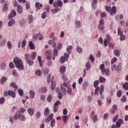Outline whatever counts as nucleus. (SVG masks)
Returning <instances> with one entry per match:
<instances>
[{"label": "nucleus", "mask_w": 128, "mask_h": 128, "mask_svg": "<svg viewBox=\"0 0 128 128\" xmlns=\"http://www.w3.org/2000/svg\"><path fill=\"white\" fill-rule=\"evenodd\" d=\"M15 66L20 70H24V66L22 62V60H20L18 57H16L13 60Z\"/></svg>", "instance_id": "nucleus-1"}, {"label": "nucleus", "mask_w": 128, "mask_h": 128, "mask_svg": "<svg viewBox=\"0 0 128 128\" xmlns=\"http://www.w3.org/2000/svg\"><path fill=\"white\" fill-rule=\"evenodd\" d=\"M24 58L29 66H32V55L26 54H24Z\"/></svg>", "instance_id": "nucleus-2"}, {"label": "nucleus", "mask_w": 128, "mask_h": 128, "mask_svg": "<svg viewBox=\"0 0 128 128\" xmlns=\"http://www.w3.org/2000/svg\"><path fill=\"white\" fill-rule=\"evenodd\" d=\"M42 38H44V36L40 34H35L33 36V38L36 42H38V38L39 40H42Z\"/></svg>", "instance_id": "nucleus-3"}, {"label": "nucleus", "mask_w": 128, "mask_h": 128, "mask_svg": "<svg viewBox=\"0 0 128 128\" xmlns=\"http://www.w3.org/2000/svg\"><path fill=\"white\" fill-rule=\"evenodd\" d=\"M53 6L54 8H58V6H62V0H58L56 2H54L53 4Z\"/></svg>", "instance_id": "nucleus-4"}, {"label": "nucleus", "mask_w": 128, "mask_h": 128, "mask_svg": "<svg viewBox=\"0 0 128 128\" xmlns=\"http://www.w3.org/2000/svg\"><path fill=\"white\" fill-rule=\"evenodd\" d=\"M102 74H106V76H110V70L109 68H106L104 70H102L101 72Z\"/></svg>", "instance_id": "nucleus-5"}, {"label": "nucleus", "mask_w": 128, "mask_h": 128, "mask_svg": "<svg viewBox=\"0 0 128 128\" xmlns=\"http://www.w3.org/2000/svg\"><path fill=\"white\" fill-rule=\"evenodd\" d=\"M116 12V8L115 6H114L112 10H110V16H114Z\"/></svg>", "instance_id": "nucleus-6"}, {"label": "nucleus", "mask_w": 128, "mask_h": 128, "mask_svg": "<svg viewBox=\"0 0 128 128\" xmlns=\"http://www.w3.org/2000/svg\"><path fill=\"white\" fill-rule=\"evenodd\" d=\"M20 116H22V114L20 112H17L16 114L14 116V119L15 120H18L20 118Z\"/></svg>", "instance_id": "nucleus-7"}, {"label": "nucleus", "mask_w": 128, "mask_h": 128, "mask_svg": "<svg viewBox=\"0 0 128 128\" xmlns=\"http://www.w3.org/2000/svg\"><path fill=\"white\" fill-rule=\"evenodd\" d=\"M114 54L116 56H120V50L118 49H116L114 50Z\"/></svg>", "instance_id": "nucleus-8"}, {"label": "nucleus", "mask_w": 128, "mask_h": 128, "mask_svg": "<svg viewBox=\"0 0 128 128\" xmlns=\"http://www.w3.org/2000/svg\"><path fill=\"white\" fill-rule=\"evenodd\" d=\"M8 80V78L6 76H2L0 79V84L2 86H4V82Z\"/></svg>", "instance_id": "nucleus-9"}, {"label": "nucleus", "mask_w": 128, "mask_h": 128, "mask_svg": "<svg viewBox=\"0 0 128 128\" xmlns=\"http://www.w3.org/2000/svg\"><path fill=\"white\" fill-rule=\"evenodd\" d=\"M124 124V121L122 119H118V122H116V126L118 128H120V124Z\"/></svg>", "instance_id": "nucleus-10"}, {"label": "nucleus", "mask_w": 128, "mask_h": 128, "mask_svg": "<svg viewBox=\"0 0 128 128\" xmlns=\"http://www.w3.org/2000/svg\"><path fill=\"white\" fill-rule=\"evenodd\" d=\"M52 118H54V114L52 113L49 116H48V118H47V120L46 119L45 120V122H50V120H52Z\"/></svg>", "instance_id": "nucleus-11"}, {"label": "nucleus", "mask_w": 128, "mask_h": 128, "mask_svg": "<svg viewBox=\"0 0 128 128\" xmlns=\"http://www.w3.org/2000/svg\"><path fill=\"white\" fill-rule=\"evenodd\" d=\"M8 92V96H12L13 98H16V93L14 92V91L12 90H9Z\"/></svg>", "instance_id": "nucleus-12"}, {"label": "nucleus", "mask_w": 128, "mask_h": 128, "mask_svg": "<svg viewBox=\"0 0 128 128\" xmlns=\"http://www.w3.org/2000/svg\"><path fill=\"white\" fill-rule=\"evenodd\" d=\"M66 66H61L60 68V74H64V72H66Z\"/></svg>", "instance_id": "nucleus-13"}, {"label": "nucleus", "mask_w": 128, "mask_h": 128, "mask_svg": "<svg viewBox=\"0 0 128 128\" xmlns=\"http://www.w3.org/2000/svg\"><path fill=\"white\" fill-rule=\"evenodd\" d=\"M91 66H92V64H90V62H88L86 64V70H90Z\"/></svg>", "instance_id": "nucleus-14"}, {"label": "nucleus", "mask_w": 128, "mask_h": 128, "mask_svg": "<svg viewBox=\"0 0 128 128\" xmlns=\"http://www.w3.org/2000/svg\"><path fill=\"white\" fill-rule=\"evenodd\" d=\"M36 10H40V8H42V4H40L38 2H36L35 4Z\"/></svg>", "instance_id": "nucleus-15"}, {"label": "nucleus", "mask_w": 128, "mask_h": 128, "mask_svg": "<svg viewBox=\"0 0 128 128\" xmlns=\"http://www.w3.org/2000/svg\"><path fill=\"white\" fill-rule=\"evenodd\" d=\"M50 72V70L48 69V68H42V72L44 76H46V74H48Z\"/></svg>", "instance_id": "nucleus-16"}, {"label": "nucleus", "mask_w": 128, "mask_h": 128, "mask_svg": "<svg viewBox=\"0 0 128 128\" xmlns=\"http://www.w3.org/2000/svg\"><path fill=\"white\" fill-rule=\"evenodd\" d=\"M56 83L55 82H54V80H52L51 82L50 88L52 90H54V88H56Z\"/></svg>", "instance_id": "nucleus-17"}, {"label": "nucleus", "mask_w": 128, "mask_h": 128, "mask_svg": "<svg viewBox=\"0 0 128 128\" xmlns=\"http://www.w3.org/2000/svg\"><path fill=\"white\" fill-rule=\"evenodd\" d=\"M17 12L19 14H22V8L20 5H18L17 7Z\"/></svg>", "instance_id": "nucleus-18"}, {"label": "nucleus", "mask_w": 128, "mask_h": 128, "mask_svg": "<svg viewBox=\"0 0 128 128\" xmlns=\"http://www.w3.org/2000/svg\"><path fill=\"white\" fill-rule=\"evenodd\" d=\"M52 95L50 94L48 96L47 101L49 102H52Z\"/></svg>", "instance_id": "nucleus-19"}, {"label": "nucleus", "mask_w": 128, "mask_h": 128, "mask_svg": "<svg viewBox=\"0 0 128 128\" xmlns=\"http://www.w3.org/2000/svg\"><path fill=\"white\" fill-rule=\"evenodd\" d=\"M99 80H100V84H102L104 82H106V78H104L102 76H100Z\"/></svg>", "instance_id": "nucleus-20"}, {"label": "nucleus", "mask_w": 128, "mask_h": 128, "mask_svg": "<svg viewBox=\"0 0 128 128\" xmlns=\"http://www.w3.org/2000/svg\"><path fill=\"white\" fill-rule=\"evenodd\" d=\"M40 100L42 102H44V100H46V94H40Z\"/></svg>", "instance_id": "nucleus-21"}, {"label": "nucleus", "mask_w": 128, "mask_h": 128, "mask_svg": "<svg viewBox=\"0 0 128 128\" xmlns=\"http://www.w3.org/2000/svg\"><path fill=\"white\" fill-rule=\"evenodd\" d=\"M100 88V96H102V92H104V85H102Z\"/></svg>", "instance_id": "nucleus-22"}, {"label": "nucleus", "mask_w": 128, "mask_h": 128, "mask_svg": "<svg viewBox=\"0 0 128 128\" xmlns=\"http://www.w3.org/2000/svg\"><path fill=\"white\" fill-rule=\"evenodd\" d=\"M15 22H16V21H14V20H10L8 23V26H12L14 24Z\"/></svg>", "instance_id": "nucleus-23"}, {"label": "nucleus", "mask_w": 128, "mask_h": 128, "mask_svg": "<svg viewBox=\"0 0 128 128\" xmlns=\"http://www.w3.org/2000/svg\"><path fill=\"white\" fill-rule=\"evenodd\" d=\"M42 71L40 70H38L35 72V74L38 76H42Z\"/></svg>", "instance_id": "nucleus-24"}, {"label": "nucleus", "mask_w": 128, "mask_h": 128, "mask_svg": "<svg viewBox=\"0 0 128 128\" xmlns=\"http://www.w3.org/2000/svg\"><path fill=\"white\" fill-rule=\"evenodd\" d=\"M76 51L79 53V54H82V48H80V46H78L76 48Z\"/></svg>", "instance_id": "nucleus-25"}, {"label": "nucleus", "mask_w": 128, "mask_h": 128, "mask_svg": "<svg viewBox=\"0 0 128 128\" xmlns=\"http://www.w3.org/2000/svg\"><path fill=\"white\" fill-rule=\"evenodd\" d=\"M58 50L56 48H54L53 50V56H58Z\"/></svg>", "instance_id": "nucleus-26"}, {"label": "nucleus", "mask_w": 128, "mask_h": 128, "mask_svg": "<svg viewBox=\"0 0 128 128\" xmlns=\"http://www.w3.org/2000/svg\"><path fill=\"white\" fill-rule=\"evenodd\" d=\"M38 60L39 62L40 66L41 68H42V56H38Z\"/></svg>", "instance_id": "nucleus-27"}, {"label": "nucleus", "mask_w": 128, "mask_h": 128, "mask_svg": "<svg viewBox=\"0 0 128 128\" xmlns=\"http://www.w3.org/2000/svg\"><path fill=\"white\" fill-rule=\"evenodd\" d=\"M40 90L41 91V92H42V94H46V92H48V90L46 89V88L43 87L41 88H40Z\"/></svg>", "instance_id": "nucleus-28"}, {"label": "nucleus", "mask_w": 128, "mask_h": 128, "mask_svg": "<svg viewBox=\"0 0 128 128\" xmlns=\"http://www.w3.org/2000/svg\"><path fill=\"white\" fill-rule=\"evenodd\" d=\"M96 4H98V1H96V0H94L92 3V7L93 8H96Z\"/></svg>", "instance_id": "nucleus-29"}, {"label": "nucleus", "mask_w": 128, "mask_h": 128, "mask_svg": "<svg viewBox=\"0 0 128 128\" xmlns=\"http://www.w3.org/2000/svg\"><path fill=\"white\" fill-rule=\"evenodd\" d=\"M49 112L48 108H46L44 110V116H48V114H50V112Z\"/></svg>", "instance_id": "nucleus-30"}, {"label": "nucleus", "mask_w": 128, "mask_h": 128, "mask_svg": "<svg viewBox=\"0 0 128 128\" xmlns=\"http://www.w3.org/2000/svg\"><path fill=\"white\" fill-rule=\"evenodd\" d=\"M60 88L63 94H66V88H64V86H60Z\"/></svg>", "instance_id": "nucleus-31"}, {"label": "nucleus", "mask_w": 128, "mask_h": 128, "mask_svg": "<svg viewBox=\"0 0 128 128\" xmlns=\"http://www.w3.org/2000/svg\"><path fill=\"white\" fill-rule=\"evenodd\" d=\"M122 88H124L125 90H128V82H126L125 84H124L122 86Z\"/></svg>", "instance_id": "nucleus-32"}, {"label": "nucleus", "mask_w": 128, "mask_h": 128, "mask_svg": "<svg viewBox=\"0 0 128 128\" xmlns=\"http://www.w3.org/2000/svg\"><path fill=\"white\" fill-rule=\"evenodd\" d=\"M16 16V12L14 11V10H12L10 14V16Z\"/></svg>", "instance_id": "nucleus-33"}, {"label": "nucleus", "mask_w": 128, "mask_h": 128, "mask_svg": "<svg viewBox=\"0 0 128 128\" xmlns=\"http://www.w3.org/2000/svg\"><path fill=\"white\" fill-rule=\"evenodd\" d=\"M104 25H102L100 24H98V30H104Z\"/></svg>", "instance_id": "nucleus-34"}, {"label": "nucleus", "mask_w": 128, "mask_h": 128, "mask_svg": "<svg viewBox=\"0 0 128 128\" xmlns=\"http://www.w3.org/2000/svg\"><path fill=\"white\" fill-rule=\"evenodd\" d=\"M65 62H66V57L63 56H61L60 58V62H61V64H64Z\"/></svg>", "instance_id": "nucleus-35"}, {"label": "nucleus", "mask_w": 128, "mask_h": 128, "mask_svg": "<svg viewBox=\"0 0 128 128\" xmlns=\"http://www.w3.org/2000/svg\"><path fill=\"white\" fill-rule=\"evenodd\" d=\"M10 86H12V88H14L16 90L18 88V86H16V84L14 82H12L10 84Z\"/></svg>", "instance_id": "nucleus-36"}, {"label": "nucleus", "mask_w": 128, "mask_h": 128, "mask_svg": "<svg viewBox=\"0 0 128 128\" xmlns=\"http://www.w3.org/2000/svg\"><path fill=\"white\" fill-rule=\"evenodd\" d=\"M76 26L77 28H80V22L76 20Z\"/></svg>", "instance_id": "nucleus-37"}, {"label": "nucleus", "mask_w": 128, "mask_h": 128, "mask_svg": "<svg viewBox=\"0 0 128 128\" xmlns=\"http://www.w3.org/2000/svg\"><path fill=\"white\" fill-rule=\"evenodd\" d=\"M100 84V81L98 80H96L95 82H94V88H98V84Z\"/></svg>", "instance_id": "nucleus-38"}, {"label": "nucleus", "mask_w": 128, "mask_h": 128, "mask_svg": "<svg viewBox=\"0 0 128 128\" xmlns=\"http://www.w3.org/2000/svg\"><path fill=\"white\" fill-rule=\"evenodd\" d=\"M26 40H23L22 44V48H24L26 46Z\"/></svg>", "instance_id": "nucleus-39"}, {"label": "nucleus", "mask_w": 128, "mask_h": 128, "mask_svg": "<svg viewBox=\"0 0 128 128\" xmlns=\"http://www.w3.org/2000/svg\"><path fill=\"white\" fill-rule=\"evenodd\" d=\"M4 102H6V99H4V97H2L0 98V104H4Z\"/></svg>", "instance_id": "nucleus-40"}, {"label": "nucleus", "mask_w": 128, "mask_h": 128, "mask_svg": "<svg viewBox=\"0 0 128 128\" xmlns=\"http://www.w3.org/2000/svg\"><path fill=\"white\" fill-rule=\"evenodd\" d=\"M40 116H42V114H40V112H36V120H38V118H40Z\"/></svg>", "instance_id": "nucleus-41"}, {"label": "nucleus", "mask_w": 128, "mask_h": 128, "mask_svg": "<svg viewBox=\"0 0 128 128\" xmlns=\"http://www.w3.org/2000/svg\"><path fill=\"white\" fill-rule=\"evenodd\" d=\"M101 56H102V52H100V50L98 51L96 54V57L98 58H100Z\"/></svg>", "instance_id": "nucleus-42"}, {"label": "nucleus", "mask_w": 128, "mask_h": 128, "mask_svg": "<svg viewBox=\"0 0 128 128\" xmlns=\"http://www.w3.org/2000/svg\"><path fill=\"white\" fill-rule=\"evenodd\" d=\"M56 124V120L54 119H52L50 122V126L52 128H54V124Z\"/></svg>", "instance_id": "nucleus-43"}, {"label": "nucleus", "mask_w": 128, "mask_h": 128, "mask_svg": "<svg viewBox=\"0 0 128 128\" xmlns=\"http://www.w3.org/2000/svg\"><path fill=\"white\" fill-rule=\"evenodd\" d=\"M108 46L109 48H111L112 50H114V44L112 42H109Z\"/></svg>", "instance_id": "nucleus-44"}, {"label": "nucleus", "mask_w": 128, "mask_h": 128, "mask_svg": "<svg viewBox=\"0 0 128 128\" xmlns=\"http://www.w3.org/2000/svg\"><path fill=\"white\" fill-rule=\"evenodd\" d=\"M62 96H64V95L60 91V92L58 94V98H59V100H62Z\"/></svg>", "instance_id": "nucleus-45"}, {"label": "nucleus", "mask_w": 128, "mask_h": 128, "mask_svg": "<svg viewBox=\"0 0 128 128\" xmlns=\"http://www.w3.org/2000/svg\"><path fill=\"white\" fill-rule=\"evenodd\" d=\"M52 12L54 14H56V12H60V9L59 8H56L52 10Z\"/></svg>", "instance_id": "nucleus-46"}, {"label": "nucleus", "mask_w": 128, "mask_h": 128, "mask_svg": "<svg viewBox=\"0 0 128 128\" xmlns=\"http://www.w3.org/2000/svg\"><path fill=\"white\" fill-rule=\"evenodd\" d=\"M18 92L21 96H24V90L22 89H20L18 91Z\"/></svg>", "instance_id": "nucleus-47"}, {"label": "nucleus", "mask_w": 128, "mask_h": 128, "mask_svg": "<svg viewBox=\"0 0 128 128\" xmlns=\"http://www.w3.org/2000/svg\"><path fill=\"white\" fill-rule=\"evenodd\" d=\"M121 100L122 102H126V95L124 96L121 99Z\"/></svg>", "instance_id": "nucleus-48"}, {"label": "nucleus", "mask_w": 128, "mask_h": 128, "mask_svg": "<svg viewBox=\"0 0 128 128\" xmlns=\"http://www.w3.org/2000/svg\"><path fill=\"white\" fill-rule=\"evenodd\" d=\"M7 46L8 48H12V42H10V41L8 42Z\"/></svg>", "instance_id": "nucleus-49"}, {"label": "nucleus", "mask_w": 128, "mask_h": 128, "mask_svg": "<svg viewBox=\"0 0 128 128\" xmlns=\"http://www.w3.org/2000/svg\"><path fill=\"white\" fill-rule=\"evenodd\" d=\"M26 112V109H24V108H20V111H18L17 112H20V114L22 112V114H24Z\"/></svg>", "instance_id": "nucleus-50"}, {"label": "nucleus", "mask_w": 128, "mask_h": 128, "mask_svg": "<svg viewBox=\"0 0 128 128\" xmlns=\"http://www.w3.org/2000/svg\"><path fill=\"white\" fill-rule=\"evenodd\" d=\"M90 60L92 62H94V60H95L94 57V56H92V54H90Z\"/></svg>", "instance_id": "nucleus-51"}, {"label": "nucleus", "mask_w": 128, "mask_h": 128, "mask_svg": "<svg viewBox=\"0 0 128 128\" xmlns=\"http://www.w3.org/2000/svg\"><path fill=\"white\" fill-rule=\"evenodd\" d=\"M105 10L108 12H110V10H112V8L110 6L108 7V6H105Z\"/></svg>", "instance_id": "nucleus-52"}, {"label": "nucleus", "mask_w": 128, "mask_h": 128, "mask_svg": "<svg viewBox=\"0 0 128 128\" xmlns=\"http://www.w3.org/2000/svg\"><path fill=\"white\" fill-rule=\"evenodd\" d=\"M8 10V6H4L2 8V10L4 12H6V11Z\"/></svg>", "instance_id": "nucleus-53"}, {"label": "nucleus", "mask_w": 128, "mask_h": 128, "mask_svg": "<svg viewBox=\"0 0 128 128\" xmlns=\"http://www.w3.org/2000/svg\"><path fill=\"white\" fill-rule=\"evenodd\" d=\"M62 120L64 124H66V120H68V116H62Z\"/></svg>", "instance_id": "nucleus-54"}, {"label": "nucleus", "mask_w": 128, "mask_h": 128, "mask_svg": "<svg viewBox=\"0 0 128 128\" xmlns=\"http://www.w3.org/2000/svg\"><path fill=\"white\" fill-rule=\"evenodd\" d=\"M9 67L10 68H14V65L12 62H10Z\"/></svg>", "instance_id": "nucleus-55"}, {"label": "nucleus", "mask_w": 128, "mask_h": 128, "mask_svg": "<svg viewBox=\"0 0 128 128\" xmlns=\"http://www.w3.org/2000/svg\"><path fill=\"white\" fill-rule=\"evenodd\" d=\"M120 40H126V35L122 34V35H120Z\"/></svg>", "instance_id": "nucleus-56"}, {"label": "nucleus", "mask_w": 128, "mask_h": 128, "mask_svg": "<svg viewBox=\"0 0 128 128\" xmlns=\"http://www.w3.org/2000/svg\"><path fill=\"white\" fill-rule=\"evenodd\" d=\"M100 91V87H96V89H95V94L96 96V94H98V92Z\"/></svg>", "instance_id": "nucleus-57"}, {"label": "nucleus", "mask_w": 128, "mask_h": 128, "mask_svg": "<svg viewBox=\"0 0 128 128\" xmlns=\"http://www.w3.org/2000/svg\"><path fill=\"white\" fill-rule=\"evenodd\" d=\"M20 118L22 122H24V120H26V116H24V114H21Z\"/></svg>", "instance_id": "nucleus-58"}, {"label": "nucleus", "mask_w": 128, "mask_h": 128, "mask_svg": "<svg viewBox=\"0 0 128 128\" xmlns=\"http://www.w3.org/2000/svg\"><path fill=\"white\" fill-rule=\"evenodd\" d=\"M122 30L120 28H118V36H122L123 34V32L122 30Z\"/></svg>", "instance_id": "nucleus-59"}, {"label": "nucleus", "mask_w": 128, "mask_h": 128, "mask_svg": "<svg viewBox=\"0 0 128 128\" xmlns=\"http://www.w3.org/2000/svg\"><path fill=\"white\" fill-rule=\"evenodd\" d=\"M28 112L30 116H32V109L30 108L28 110Z\"/></svg>", "instance_id": "nucleus-60"}, {"label": "nucleus", "mask_w": 128, "mask_h": 128, "mask_svg": "<svg viewBox=\"0 0 128 128\" xmlns=\"http://www.w3.org/2000/svg\"><path fill=\"white\" fill-rule=\"evenodd\" d=\"M98 120V116L96 114L94 117H93V122H96V121Z\"/></svg>", "instance_id": "nucleus-61"}, {"label": "nucleus", "mask_w": 128, "mask_h": 128, "mask_svg": "<svg viewBox=\"0 0 128 128\" xmlns=\"http://www.w3.org/2000/svg\"><path fill=\"white\" fill-rule=\"evenodd\" d=\"M58 50H62V43H58Z\"/></svg>", "instance_id": "nucleus-62"}, {"label": "nucleus", "mask_w": 128, "mask_h": 128, "mask_svg": "<svg viewBox=\"0 0 128 128\" xmlns=\"http://www.w3.org/2000/svg\"><path fill=\"white\" fill-rule=\"evenodd\" d=\"M67 92L68 94H72V88H68L67 90Z\"/></svg>", "instance_id": "nucleus-63"}, {"label": "nucleus", "mask_w": 128, "mask_h": 128, "mask_svg": "<svg viewBox=\"0 0 128 128\" xmlns=\"http://www.w3.org/2000/svg\"><path fill=\"white\" fill-rule=\"evenodd\" d=\"M12 74L14 76H15L16 78V76H18V73L16 72V70H13Z\"/></svg>", "instance_id": "nucleus-64"}]
</instances>
